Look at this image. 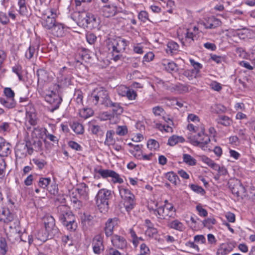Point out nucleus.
I'll list each match as a JSON object with an SVG mask.
<instances>
[{
    "label": "nucleus",
    "instance_id": "1",
    "mask_svg": "<svg viewBox=\"0 0 255 255\" xmlns=\"http://www.w3.org/2000/svg\"><path fill=\"white\" fill-rule=\"evenodd\" d=\"M57 214L60 221L70 231L76 230L77 225L75 221V217L70 211L69 207L62 205L57 207Z\"/></svg>",
    "mask_w": 255,
    "mask_h": 255
},
{
    "label": "nucleus",
    "instance_id": "2",
    "mask_svg": "<svg viewBox=\"0 0 255 255\" xmlns=\"http://www.w3.org/2000/svg\"><path fill=\"white\" fill-rule=\"evenodd\" d=\"M110 99L108 91L103 87H100L92 92L88 97V101L92 106L101 104L106 107Z\"/></svg>",
    "mask_w": 255,
    "mask_h": 255
},
{
    "label": "nucleus",
    "instance_id": "3",
    "mask_svg": "<svg viewBox=\"0 0 255 255\" xmlns=\"http://www.w3.org/2000/svg\"><path fill=\"white\" fill-rule=\"evenodd\" d=\"M111 190L106 188L100 189L95 197L96 204L101 213H105L109 208V201L112 198Z\"/></svg>",
    "mask_w": 255,
    "mask_h": 255
},
{
    "label": "nucleus",
    "instance_id": "4",
    "mask_svg": "<svg viewBox=\"0 0 255 255\" xmlns=\"http://www.w3.org/2000/svg\"><path fill=\"white\" fill-rule=\"evenodd\" d=\"M204 128H201V131L196 135L189 136L188 139L189 142L194 146H199L203 150H206L207 144L210 142L209 136L204 133Z\"/></svg>",
    "mask_w": 255,
    "mask_h": 255
},
{
    "label": "nucleus",
    "instance_id": "5",
    "mask_svg": "<svg viewBox=\"0 0 255 255\" xmlns=\"http://www.w3.org/2000/svg\"><path fill=\"white\" fill-rule=\"evenodd\" d=\"M119 189L120 196L124 200V205L127 211H130L136 204L134 195L128 189L119 187Z\"/></svg>",
    "mask_w": 255,
    "mask_h": 255
},
{
    "label": "nucleus",
    "instance_id": "6",
    "mask_svg": "<svg viewBox=\"0 0 255 255\" xmlns=\"http://www.w3.org/2000/svg\"><path fill=\"white\" fill-rule=\"evenodd\" d=\"M151 211L154 215H158V218L160 219H165L166 217L174 218L176 214V209L170 204L160 206L156 209H152Z\"/></svg>",
    "mask_w": 255,
    "mask_h": 255
},
{
    "label": "nucleus",
    "instance_id": "7",
    "mask_svg": "<svg viewBox=\"0 0 255 255\" xmlns=\"http://www.w3.org/2000/svg\"><path fill=\"white\" fill-rule=\"evenodd\" d=\"M45 232H48L50 237H54L58 234L59 230L55 226L54 218L50 215H46L43 218Z\"/></svg>",
    "mask_w": 255,
    "mask_h": 255
},
{
    "label": "nucleus",
    "instance_id": "8",
    "mask_svg": "<svg viewBox=\"0 0 255 255\" xmlns=\"http://www.w3.org/2000/svg\"><path fill=\"white\" fill-rule=\"evenodd\" d=\"M4 94L6 98H0V103L8 109L15 107L16 103L14 102V92L9 88H5L4 89Z\"/></svg>",
    "mask_w": 255,
    "mask_h": 255
},
{
    "label": "nucleus",
    "instance_id": "9",
    "mask_svg": "<svg viewBox=\"0 0 255 255\" xmlns=\"http://www.w3.org/2000/svg\"><path fill=\"white\" fill-rule=\"evenodd\" d=\"M44 98L45 101L51 105V109H50L51 112H53L59 108L62 100L59 95L53 91H50L48 94H46Z\"/></svg>",
    "mask_w": 255,
    "mask_h": 255
},
{
    "label": "nucleus",
    "instance_id": "10",
    "mask_svg": "<svg viewBox=\"0 0 255 255\" xmlns=\"http://www.w3.org/2000/svg\"><path fill=\"white\" fill-rule=\"evenodd\" d=\"M128 45L126 40L121 38H118L114 39L108 45V48L110 51L114 52L121 53L125 50Z\"/></svg>",
    "mask_w": 255,
    "mask_h": 255
},
{
    "label": "nucleus",
    "instance_id": "11",
    "mask_svg": "<svg viewBox=\"0 0 255 255\" xmlns=\"http://www.w3.org/2000/svg\"><path fill=\"white\" fill-rule=\"evenodd\" d=\"M94 172L99 173L103 178L112 177L114 183H122L124 182L119 174L113 170L96 168L94 169Z\"/></svg>",
    "mask_w": 255,
    "mask_h": 255
},
{
    "label": "nucleus",
    "instance_id": "12",
    "mask_svg": "<svg viewBox=\"0 0 255 255\" xmlns=\"http://www.w3.org/2000/svg\"><path fill=\"white\" fill-rule=\"evenodd\" d=\"M88 12L85 11L75 12L71 14V18L79 26L85 27L87 26V16Z\"/></svg>",
    "mask_w": 255,
    "mask_h": 255
},
{
    "label": "nucleus",
    "instance_id": "13",
    "mask_svg": "<svg viewBox=\"0 0 255 255\" xmlns=\"http://www.w3.org/2000/svg\"><path fill=\"white\" fill-rule=\"evenodd\" d=\"M111 242L112 245L119 249L124 250L127 248V242L124 237L113 235Z\"/></svg>",
    "mask_w": 255,
    "mask_h": 255
},
{
    "label": "nucleus",
    "instance_id": "14",
    "mask_svg": "<svg viewBox=\"0 0 255 255\" xmlns=\"http://www.w3.org/2000/svg\"><path fill=\"white\" fill-rule=\"evenodd\" d=\"M119 220L117 218L109 219L106 223L105 227V234L107 237L111 236L113 234L114 228L117 226Z\"/></svg>",
    "mask_w": 255,
    "mask_h": 255
},
{
    "label": "nucleus",
    "instance_id": "15",
    "mask_svg": "<svg viewBox=\"0 0 255 255\" xmlns=\"http://www.w3.org/2000/svg\"><path fill=\"white\" fill-rule=\"evenodd\" d=\"M233 194L237 195V197H241L243 198L246 196V189L240 181H237L233 186L231 187Z\"/></svg>",
    "mask_w": 255,
    "mask_h": 255
},
{
    "label": "nucleus",
    "instance_id": "16",
    "mask_svg": "<svg viewBox=\"0 0 255 255\" xmlns=\"http://www.w3.org/2000/svg\"><path fill=\"white\" fill-rule=\"evenodd\" d=\"M42 143L40 139L33 138L30 142V145L26 143L25 146L27 147L28 153L31 154L33 150L39 151L41 150Z\"/></svg>",
    "mask_w": 255,
    "mask_h": 255
},
{
    "label": "nucleus",
    "instance_id": "17",
    "mask_svg": "<svg viewBox=\"0 0 255 255\" xmlns=\"http://www.w3.org/2000/svg\"><path fill=\"white\" fill-rule=\"evenodd\" d=\"M93 249L94 253L99 255L101 251L104 250V246L103 245V238L98 235L96 236L93 240Z\"/></svg>",
    "mask_w": 255,
    "mask_h": 255
},
{
    "label": "nucleus",
    "instance_id": "18",
    "mask_svg": "<svg viewBox=\"0 0 255 255\" xmlns=\"http://www.w3.org/2000/svg\"><path fill=\"white\" fill-rule=\"evenodd\" d=\"M56 22L55 20V14H53L52 16L50 15L44 16L41 18V23L43 27L49 30H51Z\"/></svg>",
    "mask_w": 255,
    "mask_h": 255
},
{
    "label": "nucleus",
    "instance_id": "19",
    "mask_svg": "<svg viewBox=\"0 0 255 255\" xmlns=\"http://www.w3.org/2000/svg\"><path fill=\"white\" fill-rule=\"evenodd\" d=\"M222 22L215 17H209L203 22V25L207 29H214L221 25Z\"/></svg>",
    "mask_w": 255,
    "mask_h": 255
},
{
    "label": "nucleus",
    "instance_id": "20",
    "mask_svg": "<svg viewBox=\"0 0 255 255\" xmlns=\"http://www.w3.org/2000/svg\"><path fill=\"white\" fill-rule=\"evenodd\" d=\"M50 30L54 36L62 37L65 34L66 27L63 24L56 22Z\"/></svg>",
    "mask_w": 255,
    "mask_h": 255
},
{
    "label": "nucleus",
    "instance_id": "21",
    "mask_svg": "<svg viewBox=\"0 0 255 255\" xmlns=\"http://www.w3.org/2000/svg\"><path fill=\"white\" fill-rule=\"evenodd\" d=\"M102 11L103 15L106 17L113 16L118 12L117 7L114 4H108L104 6Z\"/></svg>",
    "mask_w": 255,
    "mask_h": 255
},
{
    "label": "nucleus",
    "instance_id": "22",
    "mask_svg": "<svg viewBox=\"0 0 255 255\" xmlns=\"http://www.w3.org/2000/svg\"><path fill=\"white\" fill-rule=\"evenodd\" d=\"M106 107L110 108L114 115H120L124 111V109L121 105V104L117 102H113L110 100L106 105Z\"/></svg>",
    "mask_w": 255,
    "mask_h": 255
},
{
    "label": "nucleus",
    "instance_id": "23",
    "mask_svg": "<svg viewBox=\"0 0 255 255\" xmlns=\"http://www.w3.org/2000/svg\"><path fill=\"white\" fill-rule=\"evenodd\" d=\"M234 248V246L232 243L223 244L218 249L216 255H227Z\"/></svg>",
    "mask_w": 255,
    "mask_h": 255
},
{
    "label": "nucleus",
    "instance_id": "24",
    "mask_svg": "<svg viewBox=\"0 0 255 255\" xmlns=\"http://www.w3.org/2000/svg\"><path fill=\"white\" fill-rule=\"evenodd\" d=\"M100 23L99 19L91 13L88 12L87 16V26L86 27L90 29H93L97 28Z\"/></svg>",
    "mask_w": 255,
    "mask_h": 255
},
{
    "label": "nucleus",
    "instance_id": "25",
    "mask_svg": "<svg viewBox=\"0 0 255 255\" xmlns=\"http://www.w3.org/2000/svg\"><path fill=\"white\" fill-rule=\"evenodd\" d=\"M78 194L79 196V199L82 200L83 201L86 202L89 199V189L88 186L83 183L81 187L77 189Z\"/></svg>",
    "mask_w": 255,
    "mask_h": 255
},
{
    "label": "nucleus",
    "instance_id": "26",
    "mask_svg": "<svg viewBox=\"0 0 255 255\" xmlns=\"http://www.w3.org/2000/svg\"><path fill=\"white\" fill-rule=\"evenodd\" d=\"M47 130L45 128L39 127H34L31 133V136L33 138H42L43 135H45Z\"/></svg>",
    "mask_w": 255,
    "mask_h": 255
},
{
    "label": "nucleus",
    "instance_id": "27",
    "mask_svg": "<svg viewBox=\"0 0 255 255\" xmlns=\"http://www.w3.org/2000/svg\"><path fill=\"white\" fill-rule=\"evenodd\" d=\"M36 75L38 79V83L43 84L48 81L49 79L48 74L46 71L44 69H38L37 71Z\"/></svg>",
    "mask_w": 255,
    "mask_h": 255
},
{
    "label": "nucleus",
    "instance_id": "28",
    "mask_svg": "<svg viewBox=\"0 0 255 255\" xmlns=\"http://www.w3.org/2000/svg\"><path fill=\"white\" fill-rule=\"evenodd\" d=\"M11 215L13 217V219L11 221L8 222H3L4 223H6L5 230L6 232H7V235H9V236L14 235L16 233V225L15 222H13L12 224L10 223L14 219L13 216L11 214Z\"/></svg>",
    "mask_w": 255,
    "mask_h": 255
},
{
    "label": "nucleus",
    "instance_id": "29",
    "mask_svg": "<svg viewBox=\"0 0 255 255\" xmlns=\"http://www.w3.org/2000/svg\"><path fill=\"white\" fill-rule=\"evenodd\" d=\"M162 66L163 69L169 72H171L176 70V64L173 61H169L167 60H164L162 62Z\"/></svg>",
    "mask_w": 255,
    "mask_h": 255
},
{
    "label": "nucleus",
    "instance_id": "30",
    "mask_svg": "<svg viewBox=\"0 0 255 255\" xmlns=\"http://www.w3.org/2000/svg\"><path fill=\"white\" fill-rule=\"evenodd\" d=\"M168 227L170 228L173 229L180 232L183 231L185 229L183 224L178 220H175L171 222L168 224Z\"/></svg>",
    "mask_w": 255,
    "mask_h": 255
},
{
    "label": "nucleus",
    "instance_id": "31",
    "mask_svg": "<svg viewBox=\"0 0 255 255\" xmlns=\"http://www.w3.org/2000/svg\"><path fill=\"white\" fill-rule=\"evenodd\" d=\"M166 178L175 185L180 183V179L178 176L173 172H169L165 175Z\"/></svg>",
    "mask_w": 255,
    "mask_h": 255
},
{
    "label": "nucleus",
    "instance_id": "32",
    "mask_svg": "<svg viewBox=\"0 0 255 255\" xmlns=\"http://www.w3.org/2000/svg\"><path fill=\"white\" fill-rule=\"evenodd\" d=\"M184 141L185 139L182 136L174 135L169 138L168 144L170 146H174L179 142L182 143Z\"/></svg>",
    "mask_w": 255,
    "mask_h": 255
},
{
    "label": "nucleus",
    "instance_id": "33",
    "mask_svg": "<svg viewBox=\"0 0 255 255\" xmlns=\"http://www.w3.org/2000/svg\"><path fill=\"white\" fill-rule=\"evenodd\" d=\"M10 145L8 143H6L5 141L0 147V157H2L3 156H7L10 153Z\"/></svg>",
    "mask_w": 255,
    "mask_h": 255
},
{
    "label": "nucleus",
    "instance_id": "34",
    "mask_svg": "<svg viewBox=\"0 0 255 255\" xmlns=\"http://www.w3.org/2000/svg\"><path fill=\"white\" fill-rule=\"evenodd\" d=\"M71 201L73 204V207L76 209H80L82 208L85 201L78 198L77 196H72L71 198Z\"/></svg>",
    "mask_w": 255,
    "mask_h": 255
},
{
    "label": "nucleus",
    "instance_id": "35",
    "mask_svg": "<svg viewBox=\"0 0 255 255\" xmlns=\"http://www.w3.org/2000/svg\"><path fill=\"white\" fill-rule=\"evenodd\" d=\"M90 130L92 133L100 137H103L104 131L102 129V127L98 125H92L90 126Z\"/></svg>",
    "mask_w": 255,
    "mask_h": 255
},
{
    "label": "nucleus",
    "instance_id": "36",
    "mask_svg": "<svg viewBox=\"0 0 255 255\" xmlns=\"http://www.w3.org/2000/svg\"><path fill=\"white\" fill-rule=\"evenodd\" d=\"M183 74L190 80L200 77V74H197L195 70L192 69L185 70Z\"/></svg>",
    "mask_w": 255,
    "mask_h": 255
},
{
    "label": "nucleus",
    "instance_id": "37",
    "mask_svg": "<svg viewBox=\"0 0 255 255\" xmlns=\"http://www.w3.org/2000/svg\"><path fill=\"white\" fill-rule=\"evenodd\" d=\"M53 237H50L49 235L48 232H43V231H40L38 232L36 239L39 240L40 242L44 243L48 239H52Z\"/></svg>",
    "mask_w": 255,
    "mask_h": 255
},
{
    "label": "nucleus",
    "instance_id": "38",
    "mask_svg": "<svg viewBox=\"0 0 255 255\" xmlns=\"http://www.w3.org/2000/svg\"><path fill=\"white\" fill-rule=\"evenodd\" d=\"M71 128L75 133L78 134H82L84 131L83 125L78 122H73L71 125Z\"/></svg>",
    "mask_w": 255,
    "mask_h": 255
},
{
    "label": "nucleus",
    "instance_id": "39",
    "mask_svg": "<svg viewBox=\"0 0 255 255\" xmlns=\"http://www.w3.org/2000/svg\"><path fill=\"white\" fill-rule=\"evenodd\" d=\"M167 46V52H170V53L171 54L174 53L175 51L178 50V49L179 48L178 44L173 41L168 42Z\"/></svg>",
    "mask_w": 255,
    "mask_h": 255
},
{
    "label": "nucleus",
    "instance_id": "40",
    "mask_svg": "<svg viewBox=\"0 0 255 255\" xmlns=\"http://www.w3.org/2000/svg\"><path fill=\"white\" fill-rule=\"evenodd\" d=\"M217 121L218 123L226 127L230 126L232 122V120L226 116H222L220 117L217 120Z\"/></svg>",
    "mask_w": 255,
    "mask_h": 255
},
{
    "label": "nucleus",
    "instance_id": "41",
    "mask_svg": "<svg viewBox=\"0 0 255 255\" xmlns=\"http://www.w3.org/2000/svg\"><path fill=\"white\" fill-rule=\"evenodd\" d=\"M183 160L186 164L190 166L195 165L196 164V160L188 154H183Z\"/></svg>",
    "mask_w": 255,
    "mask_h": 255
},
{
    "label": "nucleus",
    "instance_id": "42",
    "mask_svg": "<svg viewBox=\"0 0 255 255\" xmlns=\"http://www.w3.org/2000/svg\"><path fill=\"white\" fill-rule=\"evenodd\" d=\"M201 159L203 162L206 163L213 169H217L218 164L209 157L206 156H201Z\"/></svg>",
    "mask_w": 255,
    "mask_h": 255
},
{
    "label": "nucleus",
    "instance_id": "43",
    "mask_svg": "<svg viewBox=\"0 0 255 255\" xmlns=\"http://www.w3.org/2000/svg\"><path fill=\"white\" fill-rule=\"evenodd\" d=\"M18 5L19 6V13L22 15H26L27 10L25 5V0H19Z\"/></svg>",
    "mask_w": 255,
    "mask_h": 255
},
{
    "label": "nucleus",
    "instance_id": "44",
    "mask_svg": "<svg viewBox=\"0 0 255 255\" xmlns=\"http://www.w3.org/2000/svg\"><path fill=\"white\" fill-rule=\"evenodd\" d=\"M115 132L114 130H108L106 133V138L105 141V144L106 145H109L113 143L114 142L113 135Z\"/></svg>",
    "mask_w": 255,
    "mask_h": 255
},
{
    "label": "nucleus",
    "instance_id": "45",
    "mask_svg": "<svg viewBox=\"0 0 255 255\" xmlns=\"http://www.w3.org/2000/svg\"><path fill=\"white\" fill-rule=\"evenodd\" d=\"M94 114V111L91 108H85L80 112L81 117L84 119H87L92 116Z\"/></svg>",
    "mask_w": 255,
    "mask_h": 255
},
{
    "label": "nucleus",
    "instance_id": "46",
    "mask_svg": "<svg viewBox=\"0 0 255 255\" xmlns=\"http://www.w3.org/2000/svg\"><path fill=\"white\" fill-rule=\"evenodd\" d=\"M19 103H21L20 106H22L21 109L18 110L19 112H24V114L27 113V109L25 108V106L27 105L29 103V100L28 98H20Z\"/></svg>",
    "mask_w": 255,
    "mask_h": 255
},
{
    "label": "nucleus",
    "instance_id": "47",
    "mask_svg": "<svg viewBox=\"0 0 255 255\" xmlns=\"http://www.w3.org/2000/svg\"><path fill=\"white\" fill-rule=\"evenodd\" d=\"M38 48H36L34 46H29L27 50H26L25 55L27 59H31L36 52V50Z\"/></svg>",
    "mask_w": 255,
    "mask_h": 255
},
{
    "label": "nucleus",
    "instance_id": "48",
    "mask_svg": "<svg viewBox=\"0 0 255 255\" xmlns=\"http://www.w3.org/2000/svg\"><path fill=\"white\" fill-rule=\"evenodd\" d=\"M7 245L5 238H0V253L4 255L7 251Z\"/></svg>",
    "mask_w": 255,
    "mask_h": 255
},
{
    "label": "nucleus",
    "instance_id": "49",
    "mask_svg": "<svg viewBox=\"0 0 255 255\" xmlns=\"http://www.w3.org/2000/svg\"><path fill=\"white\" fill-rule=\"evenodd\" d=\"M147 148L150 150L152 149H156L159 148V144L158 142L152 139H149L147 143Z\"/></svg>",
    "mask_w": 255,
    "mask_h": 255
},
{
    "label": "nucleus",
    "instance_id": "50",
    "mask_svg": "<svg viewBox=\"0 0 255 255\" xmlns=\"http://www.w3.org/2000/svg\"><path fill=\"white\" fill-rule=\"evenodd\" d=\"M189 61L191 65L194 67L192 70H195L197 74H200V70L203 67L202 65L198 62L195 61V60L192 59H190Z\"/></svg>",
    "mask_w": 255,
    "mask_h": 255
},
{
    "label": "nucleus",
    "instance_id": "51",
    "mask_svg": "<svg viewBox=\"0 0 255 255\" xmlns=\"http://www.w3.org/2000/svg\"><path fill=\"white\" fill-rule=\"evenodd\" d=\"M51 182L50 178H40L39 180L38 185L43 188H46Z\"/></svg>",
    "mask_w": 255,
    "mask_h": 255
},
{
    "label": "nucleus",
    "instance_id": "52",
    "mask_svg": "<svg viewBox=\"0 0 255 255\" xmlns=\"http://www.w3.org/2000/svg\"><path fill=\"white\" fill-rule=\"evenodd\" d=\"M190 188L195 192L200 193L203 195L205 193V190L201 187L196 184H191Z\"/></svg>",
    "mask_w": 255,
    "mask_h": 255
},
{
    "label": "nucleus",
    "instance_id": "53",
    "mask_svg": "<svg viewBox=\"0 0 255 255\" xmlns=\"http://www.w3.org/2000/svg\"><path fill=\"white\" fill-rule=\"evenodd\" d=\"M116 132L119 135L124 136L128 133V128L126 126H118Z\"/></svg>",
    "mask_w": 255,
    "mask_h": 255
},
{
    "label": "nucleus",
    "instance_id": "54",
    "mask_svg": "<svg viewBox=\"0 0 255 255\" xmlns=\"http://www.w3.org/2000/svg\"><path fill=\"white\" fill-rule=\"evenodd\" d=\"M150 250L145 244L142 243L140 245V255H150Z\"/></svg>",
    "mask_w": 255,
    "mask_h": 255
},
{
    "label": "nucleus",
    "instance_id": "55",
    "mask_svg": "<svg viewBox=\"0 0 255 255\" xmlns=\"http://www.w3.org/2000/svg\"><path fill=\"white\" fill-rule=\"evenodd\" d=\"M87 42L90 44H93L97 40V36L93 33H87L86 34Z\"/></svg>",
    "mask_w": 255,
    "mask_h": 255
},
{
    "label": "nucleus",
    "instance_id": "56",
    "mask_svg": "<svg viewBox=\"0 0 255 255\" xmlns=\"http://www.w3.org/2000/svg\"><path fill=\"white\" fill-rule=\"evenodd\" d=\"M139 20L143 22H145L147 20H149L148 18V14L146 11H141L138 15Z\"/></svg>",
    "mask_w": 255,
    "mask_h": 255
},
{
    "label": "nucleus",
    "instance_id": "57",
    "mask_svg": "<svg viewBox=\"0 0 255 255\" xmlns=\"http://www.w3.org/2000/svg\"><path fill=\"white\" fill-rule=\"evenodd\" d=\"M214 170L218 171V173L219 175L226 176L228 174L227 169L224 167H220L219 165H217V169H214Z\"/></svg>",
    "mask_w": 255,
    "mask_h": 255
},
{
    "label": "nucleus",
    "instance_id": "58",
    "mask_svg": "<svg viewBox=\"0 0 255 255\" xmlns=\"http://www.w3.org/2000/svg\"><path fill=\"white\" fill-rule=\"evenodd\" d=\"M126 97L129 100H135L137 97V94L134 90L129 88L127 93Z\"/></svg>",
    "mask_w": 255,
    "mask_h": 255
},
{
    "label": "nucleus",
    "instance_id": "59",
    "mask_svg": "<svg viewBox=\"0 0 255 255\" xmlns=\"http://www.w3.org/2000/svg\"><path fill=\"white\" fill-rule=\"evenodd\" d=\"M129 88L125 86H121L118 89V93L119 95L125 97L126 96L128 90Z\"/></svg>",
    "mask_w": 255,
    "mask_h": 255
},
{
    "label": "nucleus",
    "instance_id": "60",
    "mask_svg": "<svg viewBox=\"0 0 255 255\" xmlns=\"http://www.w3.org/2000/svg\"><path fill=\"white\" fill-rule=\"evenodd\" d=\"M68 145L71 148L77 151H81L82 149L81 146L80 144L74 141H70L68 142Z\"/></svg>",
    "mask_w": 255,
    "mask_h": 255
},
{
    "label": "nucleus",
    "instance_id": "61",
    "mask_svg": "<svg viewBox=\"0 0 255 255\" xmlns=\"http://www.w3.org/2000/svg\"><path fill=\"white\" fill-rule=\"evenodd\" d=\"M196 210L198 212L199 215L200 216H202L205 217L208 215V212L207 210L202 208V206L200 205H198L196 206Z\"/></svg>",
    "mask_w": 255,
    "mask_h": 255
},
{
    "label": "nucleus",
    "instance_id": "62",
    "mask_svg": "<svg viewBox=\"0 0 255 255\" xmlns=\"http://www.w3.org/2000/svg\"><path fill=\"white\" fill-rule=\"evenodd\" d=\"M216 222V220L214 218H208L207 219L204 220L202 222V224H203L204 227L209 228L212 225L215 224Z\"/></svg>",
    "mask_w": 255,
    "mask_h": 255
},
{
    "label": "nucleus",
    "instance_id": "63",
    "mask_svg": "<svg viewBox=\"0 0 255 255\" xmlns=\"http://www.w3.org/2000/svg\"><path fill=\"white\" fill-rule=\"evenodd\" d=\"M75 96L76 97V100L78 104H81L83 100L82 92L81 91L77 90L75 92Z\"/></svg>",
    "mask_w": 255,
    "mask_h": 255
},
{
    "label": "nucleus",
    "instance_id": "64",
    "mask_svg": "<svg viewBox=\"0 0 255 255\" xmlns=\"http://www.w3.org/2000/svg\"><path fill=\"white\" fill-rule=\"evenodd\" d=\"M152 112L155 116H160L164 112V110L161 107L156 106L153 108Z\"/></svg>",
    "mask_w": 255,
    "mask_h": 255
}]
</instances>
